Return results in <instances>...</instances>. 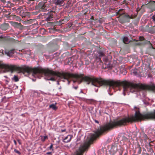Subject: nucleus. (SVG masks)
I'll return each instance as SVG.
<instances>
[{
    "instance_id": "obj_1",
    "label": "nucleus",
    "mask_w": 155,
    "mask_h": 155,
    "mask_svg": "<svg viewBox=\"0 0 155 155\" xmlns=\"http://www.w3.org/2000/svg\"><path fill=\"white\" fill-rule=\"evenodd\" d=\"M122 11H123V10L120 9L116 12L117 15H119L118 17V20L120 23L124 24L129 22L131 19H134L137 17V15H131L130 16L127 13H121V12Z\"/></svg>"
},
{
    "instance_id": "obj_2",
    "label": "nucleus",
    "mask_w": 155,
    "mask_h": 155,
    "mask_svg": "<svg viewBox=\"0 0 155 155\" xmlns=\"http://www.w3.org/2000/svg\"><path fill=\"white\" fill-rule=\"evenodd\" d=\"M46 2L42 1L40 2L36 6V9L40 12H45L47 10V4H46Z\"/></svg>"
},
{
    "instance_id": "obj_3",
    "label": "nucleus",
    "mask_w": 155,
    "mask_h": 155,
    "mask_svg": "<svg viewBox=\"0 0 155 155\" xmlns=\"http://www.w3.org/2000/svg\"><path fill=\"white\" fill-rule=\"evenodd\" d=\"M51 2L56 6L59 7L63 6L65 4V0H52Z\"/></svg>"
},
{
    "instance_id": "obj_4",
    "label": "nucleus",
    "mask_w": 155,
    "mask_h": 155,
    "mask_svg": "<svg viewBox=\"0 0 155 155\" xmlns=\"http://www.w3.org/2000/svg\"><path fill=\"white\" fill-rule=\"evenodd\" d=\"M48 12L51 13V15H55L57 16L58 15L59 11L57 9V6H54L52 7H51L48 10Z\"/></svg>"
},
{
    "instance_id": "obj_5",
    "label": "nucleus",
    "mask_w": 155,
    "mask_h": 155,
    "mask_svg": "<svg viewBox=\"0 0 155 155\" xmlns=\"http://www.w3.org/2000/svg\"><path fill=\"white\" fill-rule=\"evenodd\" d=\"M118 150L117 145L116 144L111 146L109 152L110 155H115Z\"/></svg>"
},
{
    "instance_id": "obj_6",
    "label": "nucleus",
    "mask_w": 155,
    "mask_h": 155,
    "mask_svg": "<svg viewBox=\"0 0 155 155\" xmlns=\"http://www.w3.org/2000/svg\"><path fill=\"white\" fill-rule=\"evenodd\" d=\"M56 16L55 15H51V13L48 12L47 15L45 16L46 20L47 21H51L52 20V18Z\"/></svg>"
},
{
    "instance_id": "obj_7",
    "label": "nucleus",
    "mask_w": 155,
    "mask_h": 155,
    "mask_svg": "<svg viewBox=\"0 0 155 155\" xmlns=\"http://www.w3.org/2000/svg\"><path fill=\"white\" fill-rule=\"evenodd\" d=\"M15 49H12L9 50V51H5V54L7 55L8 56L11 57L12 56L15 52Z\"/></svg>"
},
{
    "instance_id": "obj_8",
    "label": "nucleus",
    "mask_w": 155,
    "mask_h": 155,
    "mask_svg": "<svg viewBox=\"0 0 155 155\" xmlns=\"http://www.w3.org/2000/svg\"><path fill=\"white\" fill-rule=\"evenodd\" d=\"M9 25L8 23H4L2 24L0 26V28L3 30L5 31L9 28Z\"/></svg>"
},
{
    "instance_id": "obj_9",
    "label": "nucleus",
    "mask_w": 155,
    "mask_h": 155,
    "mask_svg": "<svg viewBox=\"0 0 155 155\" xmlns=\"http://www.w3.org/2000/svg\"><path fill=\"white\" fill-rule=\"evenodd\" d=\"M72 137V136L71 135H68L64 139V141L66 143L70 142L71 140Z\"/></svg>"
},
{
    "instance_id": "obj_10",
    "label": "nucleus",
    "mask_w": 155,
    "mask_h": 155,
    "mask_svg": "<svg viewBox=\"0 0 155 155\" xmlns=\"http://www.w3.org/2000/svg\"><path fill=\"white\" fill-rule=\"evenodd\" d=\"M122 39L123 43L125 44H128L129 42L128 38L127 37H124Z\"/></svg>"
},
{
    "instance_id": "obj_11",
    "label": "nucleus",
    "mask_w": 155,
    "mask_h": 155,
    "mask_svg": "<svg viewBox=\"0 0 155 155\" xmlns=\"http://www.w3.org/2000/svg\"><path fill=\"white\" fill-rule=\"evenodd\" d=\"M86 101L89 104H92L95 102V101L93 99H87Z\"/></svg>"
},
{
    "instance_id": "obj_12",
    "label": "nucleus",
    "mask_w": 155,
    "mask_h": 155,
    "mask_svg": "<svg viewBox=\"0 0 155 155\" xmlns=\"http://www.w3.org/2000/svg\"><path fill=\"white\" fill-rule=\"evenodd\" d=\"M49 107L50 108H52L54 110H56L58 108L56 106L55 104H52L49 105Z\"/></svg>"
},
{
    "instance_id": "obj_13",
    "label": "nucleus",
    "mask_w": 155,
    "mask_h": 155,
    "mask_svg": "<svg viewBox=\"0 0 155 155\" xmlns=\"http://www.w3.org/2000/svg\"><path fill=\"white\" fill-rule=\"evenodd\" d=\"M66 22H67L65 21L64 20V19H63L61 20H60L59 21H57L56 23V24L57 25H60L63 24H64Z\"/></svg>"
},
{
    "instance_id": "obj_14",
    "label": "nucleus",
    "mask_w": 155,
    "mask_h": 155,
    "mask_svg": "<svg viewBox=\"0 0 155 155\" xmlns=\"http://www.w3.org/2000/svg\"><path fill=\"white\" fill-rule=\"evenodd\" d=\"M147 150L148 152H150L152 155L154 153L153 150L150 146H148L147 147Z\"/></svg>"
},
{
    "instance_id": "obj_15",
    "label": "nucleus",
    "mask_w": 155,
    "mask_h": 155,
    "mask_svg": "<svg viewBox=\"0 0 155 155\" xmlns=\"http://www.w3.org/2000/svg\"><path fill=\"white\" fill-rule=\"evenodd\" d=\"M98 53L100 57H102L104 55V52L101 50H99L98 51Z\"/></svg>"
},
{
    "instance_id": "obj_16",
    "label": "nucleus",
    "mask_w": 155,
    "mask_h": 155,
    "mask_svg": "<svg viewBox=\"0 0 155 155\" xmlns=\"http://www.w3.org/2000/svg\"><path fill=\"white\" fill-rule=\"evenodd\" d=\"M13 24H14L15 25L18 27H21L23 26L21 25V23H18L16 22H13Z\"/></svg>"
},
{
    "instance_id": "obj_17",
    "label": "nucleus",
    "mask_w": 155,
    "mask_h": 155,
    "mask_svg": "<svg viewBox=\"0 0 155 155\" xmlns=\"http://www.w3.org/2000/svg\"><path fill=\"white\" fill-rule=\"evenodd\" d=\"M137 149H138L137 154H140L141 153L142 149L141 147L139 145L137 147Z\"/></svg>"
},
{
    "instance_id": "obj_18",
    "label": "nucleus",
    "mask_w": 155,
    "mask_h": 155,
    "mask_svg": "<svg viewBox=\"0 0 155 155\" xmlns=\"http://www.w3.org/2000/svg\"><path fill=\"white\" fill-rule=\"evenodd\" d=\"M20 15L22 17L25 16L26 14V12H24V11L22 10L20 11Z\"/></svg>"
},
{
    "instance_id": "obj_19",
    "label": "nucleus",
    "mask_w": 155,
    "mask_h": 155,
    "mask_svg": "<svg viewBox=\"0 0 155 155\" xmlns=\"http://www.w3.org/2000/svg\"><path fill=\"white\" fill-rule=\"evenodd\" d=\"M41 137V140L43 142H44L45 140L48 139V137L47 136Z\"/></svg>"
},
{
    "instance_id": "obj_20",
    "label": "nucleus",
    "mask_w": 155,
    "mask_h": 155,
    "mask_svg": "<svg viewBox=\"0 0 155 155\" xmlns=\"http://www.w3.org/2000/svg\"><path fill=\"white\" fill-rule=\"evenodd\" d=\"M70 16L68 15L64 17L63 19L65 21L67 22L68 21H69L70 20Z\"/></svg>"
},
{
    "instance_id": "obj_21",
    "label": "nucleus",
    "mask_w": 155,
    "mask_h": 155,
    "mask_svg": "<svg viewBox=\"0 0 155 155\" xmlns=\"http://www.w3.org/2000/svg\"><path fill=\"white\" fill-rule=\"evenodd\" d=\"M12 79L15 82H17L19 81L18 77L16 75H14L13 78H12Z\"/></svg>"
},
{
    "instance_id": "obj_22",
    "label": "nucleus",
    "mask_w": 155,
    "mask_h": 155,
    "mask_svg": "<svg viewBox=\"0 0 155 155\" xmlns=\"http://www.w3.org/2000/svg\"><path fill=\"white\" fill-rule=\"evenodd\" d=\"M143 138L144 140H146L148 139V137L147 136V135L145 134H143Z\"/></svg>"
},
{
    "instance_id": "obj_23",
    "label": "nucleus",
    "mask_w": 155,
    "mask_h": 155,
    "mask_svg": "<svg viewBox=\"0 0 155 155\" xmlns=\"http://www.w3.org/2000/svg\"><path fill=\"white\" fill-rule=\"evenodd\" d=\"M137 69H135L133 70V73L135 75H137L138 74L137 72Z\"/></svg>"
},
{
    "instance_id": "obj_24",
    "label": "nucleus",
    "mask_w": 155,
    "mask_h": 155,
    "mask_svg": "<svg viewBox=\"0 0 155 155\" xmlns=\"http://www.w3.org/2000/svg\"><path fill=\"white\" fill-rule=\"evenodd\" d=\"M15 18H16V20L17 21H19L21 20L19 16L15 15Z\"/></svg>"
},
{
    "instance_id": "obj_25",
    "label": "nucleus",
    "mask_w": 155,
    "mask_h": 155,
    "mask_svg": "<svg viewBox=\"0 0 155 155\" xmlns=\"http://www.w3.org/2000/svg\"><path fill=\"white\" fill-rule=\"evenodd\" d=\"M14 151L16 153L18 154L19 155H20L21 154V153H20V152L18 150H17V149H15L14 150Z\"/></svg>"
},
{
    "instance_id": "obj_26",
    "label": "nucleus",
    "mask_w": 155,
    "mask_h": 155,
    "mask_svg": "<svg viewBox=\"0 0 155 155\" xmlns=\"http://www.w3.org/2000/svg\"><path fill=\"white\" fill-rule=\"evenodd\" d=\"M49 148L50 150H52V151H53V144H51L50 146L49 147Z\"/></svg>"
},
{
    "instance_id": "obj_27",
    "label": "nucleus",
    "mask_w": 155,
    "mask_h": 155,
    "mask_svg": "<svg viewBox=\"0 0 155 155\" xmlns=\"http://www.w3.org/2000/svg\"><path fill=\"white\" fill-rule=\"evenodd\" d=\"M139 38L140 41H143L144 40V38L142 36H140Z\"/></svg>"
},
{
    "instance_id": "obj_28",
    "label": "nucleus",
    "mask_w": 155,
    "mask_h": 155,
    "mask_svg": "<svg viewBox=\"0 0 155 155\" xmlns=\"http://www.w3.org/2000/svg\"><path fill=\"white\" fill-rule=\"evenodd\" d=\"M122 4H128V2H127V1L125 0H124V1H123L122 2Z\"/></svg>"
},
{
    "instance_id": "obj_29",
    "label": "nucleus",
    "mask_w": 155,
    "mask_h": 155,
    "mask_svg": "<svg viewBox=\"0 0 155 155\" xmlns=\"http://www.w3.org/2000/svg\"><path fill=\"white\" fill-rule=\"evenodd\" d=\"M152 19L155 22V15H154L152 16Z\"/></svg>"
},
{
    "instance_id": "obj_30",
    "label": "nucleus",
    "mask_w": 155,
    "mask_h": 155,
    "mask_svg": "<svg viewBox=\"0 0 155 155\" xmlns=\"http://www.w3.org/2000/svg\"><path fill=\"white\" fill-rule=\"evenodd\" d=\"M6 0H0V1L3 3H5L6 2Z\"/></svg>"
},
{
    "instance_id": "obj_31",
    "label": "nucleus",
    "mask_w": 155,
    "mask_h": 155,
    "mask_svg": "<svg viewBox=\"0 0 155 155\" xmlns=\"http://www.w3.org/2000/svg\"><path fill=\"white\" fill-rule=\"evenodd\" d=\"M123 153V151L122 150H120V152H119V155H122Z\"/></svg>"
},
{
    "instance_id": "obj_32",
    "label": "nucleus",
    "mask_w": 155,
    "mask_h": 155,
    "mask_svg": "<svg viewBox=\"0 0 155 155\" xmlns=\"http://www.w3.org/2000/svg\"><path fill=\"white\" fill-rule=\"evenodd\" d=\"M13 141H14V143L15 144V145H17V142H16V141L15 140H13Z\"/></svg>"
},
{
    "instance_id": "obj_33",
    "label": "nucleus",
    "mask_w": 155,
    "mask_h": 155,
    "mask_svg": "<svg viewBox=\"0 0 155 155\" xmlns=\"http://www.w3.org/2000/svg\"><path fill=\"white\" fill-rule=\"evenodd\" d=\"M18 141L19 143V144L20 145H21V141L20 140H18Z\"/></svg>"
},
{
    "instance_id": "obj_34",
    "label": "nucleus",
    "mask_w": 155,
    "mask_h": 155,
    "mask_svg": "<svg viewBox=\"0 0 155 155\" xmlns=\"http://www.w3.org/2000/svg\"><path fill=\"white\" fill-rule=\"evenodd\" d=\"M51 152H48L46 153V154L47 155H49L51 154Z\"/></svg>"
},
{
    "instance_id": "obj_35",
    "label": "nucleus",
    "mask_w": 155,
    "mask_h": 155,
    "mask_svg": "<svg viewBox=\"0 0 155 155\" xmlns=\"http://www.w3.org/2000/svg\"><path fill=\"white\" fill-rule=\"evenodd\" d=\"M140 10V9L139 8H137V13H138V12Z\"/></svg>"
},
{
    "instance_id": "obj_36",
    "label": "nucleus",
    "mask_w": 155,
    "mask_h": 155,
    "mask_svg": "<svg viewBox=\"0 0 155 155\" xmlns=\"http://www.w3.org/2000/svg\"><path fill=\"white\" fill-rule=\"evenodd\" d=\"M74 88L75 89H77L78 88V86H76V87H74Z\"/></svg>"
},
{
    "instance_id": "obj_37",
    "label": "nucleus",
    "mask_w": 155,
    "mask_h": 155,
    "mask_svg": "<svg viewBox=\"0 0 155 155\" xmlns=\"http://www.w3.org/2000/svg\"><path fill=\"white\" fill-rule=\"evenodd\" d=\"M95 122L96 123H97V124H98L99 123V122L98 120H95Z\"/></svg>"
},
{
    "instance_id": "obj_38",
    "label": "nucleus",
    "mask_w": 155,
    "mask_h": 155,
    "mask_svg": "<svg viewBox=\"0 0 155 155\" xmlns=\"http://www.w3.org/2000/svg\"><path fill=\"white\" fill-rule=\"evenodd\" d=\"M124 155H127V152L125 153L124 154Z\"/></svg>"
},
{
    "instance_id": "obj_39",
    "label": "nucleus",
    "mask_w": 155,
    "mask_h": 155,
    "mask_svg": "<svg viewBox=\"0 0 155 155\" xmlns=\"http://www.w3.org/2000/svg\"><path fill=\"white\" fill-rule=\"evenodd\" d=\"M112 67V66L111 65H109V66H107V67H108V68H111Z\"/></svg>"
},
{
    "instance_id": "obj_40",
    "label": "nucleus",
    "mask_w": 155,
    "mask_h": 155,
    "mask_svg": "<svg viewBox=\"0 0 155 155\" xmlns=\"http://www.w3.org/2000/svg\"><path fill=\"white\" fill-rule=\"evenodd\" d=\"M126 73V71L125 70L124 71V74H125Z\"/></svg>"
},
{
    "instance_id": "obj_41",
    "label": "nucleus",
    "mask_w": 155,
    "mask_h": 155,
    "mask_svg": "<svg viewBox=\"0 0 155 155\" xmlns=\"http://www.w3.org/2000/svg\"><path fill=\"white\" fill-rule=\"evenodd\" d=\"M57 84H58V85H59V84H60L59 82V81H58L57 82Z\"/></svg>"
},
{
    "instance_id": "obj_42",
    "label": "nucleus",
    "mask_w": 155,
    "mask_h": 155,
    "mask_svg": "<svg viewBox=\"0 0 155 155\" xmlns=\"http://www.w3.org/2000/svg\"><path fill=\"white\" fill-rule=\"evenodd\" d=\"M145 155H149V154L147 153L145 154Z\"/></svg>"
},
{
    "instance_id": "obj_43",
    "label": "nucleus",
    "mask_w": 155,
    "mask_h": 155,
    "mask_svg": "<svg viewBox=\"0 0 155 155\" xmlns=\"http://www.w3.org/2000/svg\"><path fill=\"white\" fill-rule=\"evenodd\" d=\"M152 2H153V3H155V5H154L155 6V1H152Z\"/></svg>"
},
{
    "instance_id": "obj_44",
    "label": "nucleus",
    "mask_w": 155,
    "mask_h": 155,
    "mask_svg": "<svg viewBox=\"0 0 155 155\" xmlns=\"http://www.w3.org/2000/svg\"><path fill=\"white\" fill-rule=\"evenodd\" d=\"M149 144V146H150L151 147V145L150 144V143Z\"/></svg>"
},
{
    "instance_id": "obj_45",
    "label": "nucleus",
    "mask_w": 155,
    "mask_h": 155,
    "mask_svg": "<svg viewBox=\"0 0 155 155\" xmlns=\"http://www.w3.org/2000/svg\"><path fill=\"white\" fill-rule=\"evenodd\" d=\"M28 0L29 1H35V0Z\"/></svg>"
},
{
    "instance_id": "obj_46",
    "label": "nucleus",
    "mask_w": 155,
    "mask_h": 155,
    "mask_svg": "<svg viewBox=\"0 0 155 155\" xmlns=\"http://www.w3.org/2000/svg\"><path fill=\"white\" fill-rule=\"evenodd\" d=\"M69 25H70V27L71 26V24H70Z\"/></svg>"
},
{
    "instance_id": "obj_47",
    "label": "nucleus",
    "mask_w": 155,
    "mask_h": 155,
    "mask_svg": "<svg viewBox=\"0 0 155 155\" xmlns=\"http://www.w3.org/2000/svg\"><path fill=\"white\" fill-rule=\"evenodd\" d=\"M65 131V130H62V131H63V132H64V131Z\"/></svg>"
},
{
    "instance_id": "obj_48",
    "label": "nucleus",
    "mask_w": 155,
    "mask_h": 155,
    "mask_svg": "<svg viewBox=\"0 0 155 155\" xmlns=\"http://www.w3.org/2000/svg\"><path fill=\"white\" fill-rule=\"evenodd\" d=\"M2 53H3V50H2Z\"/></svg>"
},
{
    "instance_id": "obj_49",
    "label": "nucleus",
    "mask_w": 155,
    "mask_h": 155,
    "mask_svg": "<svg viewBox=\"0 0 155 155\" xmlns=\"http://www.w3.org/2000/svg\"><path fill=\"white\" fill-rule=\"evenodd\" d=\"M81 93H83L82 91H81Z\"/></svg>"
},
{
    "instance_id": "obj_50",
    "label": "nucleus",
    "mask_w": 155,
    "mask_h": 155,
    "mask_svg": "<svg viewBox=\"0 0 155 155\" xmlns=\"http://www.w3.org/2000/svg\"><path fill=\"white\" fill-rule=\"evenodd\" d=\"M61 87H60L59 88V89H61Z\"/></svg>"
}]
</instances>
